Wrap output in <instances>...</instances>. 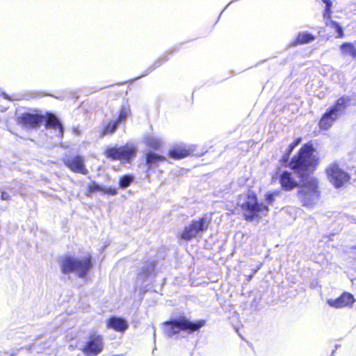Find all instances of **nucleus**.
Masks as SVG:
<instances>
[{
	"label": "nucleus",
	"instance_id": "obj_36",
	"mask_svg": "<svg viewBox=\"0 0 356 356\" xmlns=\"http://www.w3.org/2000/svg\"><path fill=\"white\" fill-rule=\"evenodd\" d=\"M252 275L249 276V280L252 278Z\"/></svg>",
	"mask_w": 356,
	"mask_h": 356
},
{
	"label": "nucleus",
	"instance_id": "obj_34",
	"mask_svg": "<svg viewBox=\"0 0 356 356\" xmlns=\"http://www.w3.org/2000/svg\"><path fill=\"white\" fill-rule=\"evenodd\" d=\"M327 302L330 306H331V307L334 306V300H332V299H328Z\"/></svg>",
	"mask_w": 356,
	"mask_h": 356
},
{
	"label": "nucleus",
	"instance_id": "obj_22",
	"mask_svg": "<svg viewBox=\"0 0 356 356\" xmlns=\"http://www.w3.org/2000/svg\"><path fill=\"white\" fill-rule=\"evenodd\" d=\"M145 143L148 147L155 149H159L162 145L159 138L150 135L145 138Z\"/></svg>",
	"mask_w": 356,
	"mask_h": 356
},
{
	"label": "nucleus",
	"instance_id": "obj_6",
	"mask_svg": "<svg viewBox=\"0 0 356 356\" xmlns=\"http://www.w3.org/2000/svg\"><path fill=\"white\" fill-rule=\"evenodd\" d=\"M298 157V154L293 159L290 163L293 172L284 171L280 177V184L286 191L293 190L300 183L299 175L295 172V169L293 168V164Z\"/></svg>",
	"mask_w": 356,
	"mask_h": 356
},
{
	"label": "nucleus",
	"instance_id": "obj_4",
	"mask_svg": "<svg viewBox=\"0 0 356 356\" xmlns=\"http://www.w3.org/2000/svg\"><path fill=\"white\" fill-rule=\"evenodd\" d=\"M137 147L133 143H127L122 147H113L108 148L105 154L107 158L112 160H119L123 163H130L135 158L137 153Z\"/></svg>",
	"mask_w": 356,
	"mask_h": 356
},
{
	"label": "nucleus",
	"instance_id": "obj_21",
	"mask_svg": "<svg viewBox=\"0 0 356 356\" xmlns=\"http://www.w3.org/2000/svg\"><path fill=\"white\" fill-rule=\"evenodd\" d=\"M350 97H341L335 102V116L337 113H342L349 106Z\"/></svg>",
	"mask_w": 356,
	"mask_h": 356
},
{
	"label": "nucleus",
	"instance_id": "obj_19",
	"mask_svg": "<svg viewBox=\"0 0 356 356\" xmlns=\"http://www.w3.org/2000/svg\"><path fill=\"white\" fill-rule=\"evenodd\" d=\"M190 151L185 146H177L169 151V156L175 159H181L189 155Z\"/></svg>",
	"mask_w": 356,
	"mask_h": 356
},
{
	"label": "nucleus",
	"instance_id": "obj_23",
	"mask_svg": "<svg viewBox=\"0 0 356 356\" xmlns=\"http://www.w3.org/2000/svg\"><path fill=\"white\" fill-rule=\"evenodd\" d=\"M180 237L181 239L185 241H190L193 238L196 237L195 231L193 229V227L191 225V223L186 226L183 232L181 233Z\"/></svg>",
	"mask_w": 356,
	"mask_h": 356
},
{
	"label": "nucleus",
	"instance_id": "obj_2",
	"mask_svg": "<svg viewBox=\"0 0 356 356\" xmlns=\"http://www.w3.org/2000/svg\"><path fill=\"white\" fill-rule=\"evenodd\" d=\"M92 267L90 257L77 258L65 257L61 261L62 272L65 274L75 273L79 277H84Z\"/></svg>",
	"mask_w": 356,
	"mask_h": 356
},
{
	"label": "nucleus",
	"instance_id": "obj_1",
	"mask_svg": "<svg viewBox=\"0 0 356 356\" xmlns=\"http://www.w3.org/2000/svg\"><path fill=\"white\" fill-rule=\"evenodd\" d=\"M314 149L310 144L305 145L298 152V157L295 160L293 168L299 175L301 186L297 197L303 207L312 208L320 200V191L317 180L310 176L317 164V159L314 155Z\"/></svg>",
	"mask_w": 356,
	"mask_h": 356
},
{
	"label": "nucleus",
	"instance_id": "obj_28",
	"mask_svg": "<svg viewBox=\"0 0 356 356\" xmlns=\"http://www.w3.org/2000/svg\"><path fill=\"white\" fill-rule=\"evenodd\" d=\"M129 114V110L126 108H122L120 111L118 120H116L115 121L118 122V123L120 124L121 122L124 121L127 118Z\"/></svg>",
	"mask_w": 356,
	"mask_h": 356
},
{
	"label": "nucleus",
	"instance_id": "obj_25",
	"mask_svg": "<svg viewBox=\"0 0 356 356\" xmlns=\"http://www.w3.org/2000/svg\"><path fill=\"white\" fill-rule=\"evenodd\" d=\"M314 40V37L308 33L303 32L298 35L297 37V43L305 44L312 42Z\"/></svg>",
	"mask_w": 356,
	"mask_h": 356
},
{
	"label": "nucleus",
	"instance_id": "obj_3",
	"mask_svg": "<svg viewBox=\"0 0 356 356\" xmlns=\"http://www.w3.org/2000/svg\"><path fill=\"white\" fill-rule=\"evenodd\" d=\"M241 207L245 219L248 221L258 222L262 217L266 216L268 211L267 206L258 203L256 196L250 194L246 196Z\"/></svg>",
	"mask_w": 356,
	"mask_h": 356
},
{
	"label": "nucleus",
	"instance_id": "obj_32",
	"mask_svg": "<svg viewBox=\"0 0 356 356\" xmlns=\"http://www.w3.org/2000/svg\"><path fill=\"white\" fill-rule=\"evenodd\" d=\"M273 193L267 194L266 197V200L268 204H271L273 201Z\"/></svg>",
	"mask_w": 356,
	"mask_h": 356
},
{
	"label": "nucleus",
	"instance_id": "obj_24",
	"mask_svg": "<svg viewBox=\"0 0 356 356\" xmlns=\"http://www.w3.org/2000/svg\"><path fill=\"white\" fill-rule=\"evenodd\" d=\"M154 264L152 261L147 262L143 267L142 271L138 274V279L147 277L154 270Z\"/></svg>",
	"mask_w": 356,
	"mask_h": 356
},
{
	"label": "nucleus",
	"instance_id": "obj_33",
	"mask_svg": "<svg viewBox=\"0 0 356 356\" xmlns=\"http://www.w3.org/2000/svg\"><path fill=\"white\" fill-rule=\"evenodd\" d=\"M1 198L3 200H8L10 199V195L8 193L3 192L1 194Z\"/></svg>",
	"mask_w": 356,
	"mask_h": 356
},
{
	"label": "nucleus",
	"instance_id": "obj_9",
	"mask_svg": "<svg viewBox=\"0 0 356 356\" xmlns=\"http://www.w3.org/2000/svg\"><path fill=\"white\" fill-rule=\"evenodd\" d=\"M42 119L41 115L24 113L17 118V122L26 128H35L42 122Z\"/></svg>",
	"mask_w": 356,
	"mask_h": 356
},
{
	"label": "nucleus",
	"instance_id": "obj_12",
	"mask_svg": "<svg viewBox=\"0 0 356 356\" xmlns=\"http://www.w3.org/2000/svg\"><path fill=\"white\" fill-rule=\"evenodd\" d=\"M166 161V158L154 152H148L146 154V164L148 169L155 168L159 166V163Z\"/></svg>",
	"mask_w": 356,
	"mask_h": 356
},
{
	"label": "nucleus",
	"instance_id": "obj_20",
	"mask_svg": "<svg viewBox=\"0 0 356 356\" xmlns=\"http://www.w3.org/2000/svg\"><path fill=\"white\" fill-rule=\"evenodd\" d=\"M340 50L344 56H350L353 58H356V47L350 42H343L340 46Z\"/></svg>",
	"mask_w": 356,
	"mask_h": 356
},
{
	"label": "nucleus",
	"instance_id": "obj_27",
	"mask_svg": "<svg viewBox=\"0 0 356 356\" xmlns=\"http://www.w3.org/2000/svg\"><path fill=\"white\" fill-rule=\"evenodd\" d=\"M133 181V177L130 175H124L120 178L119 184L120 186L122 188H125L128 187L131 181Z\"/></svg>",
	"mask_w": 356,
	"mask_h": 356
},
{
	"label": "nucleus",
	"instance_id": "obj_14",
	"mask_svg": "<svg viewBox=\"0 0 356 356\" xmlns=\"http://www.w3.org/2000/svg\"><path fill=\"white\" fill-rule=\"evenodd\" d=\"M46 127L54 129L58 131V136L62 137L63 134V126L58 119L53 114H49L47 119Z\"/></svg>",
	"mask_w": 356,
	"mask_h": 356
},
{
	"label": "nucleus",
	"instance_id": "obj_7",
	"mask_svg": "<svg viewBox=\"0 0 356 356\" xmlns=\"http://www.w3.org/2000/svg\"><path fill=\"white\" fill-rule=\"evenodd\" d=\"M103 337L96 333L91 334L82 350L86 356H96L103 349Z\"/></svg>",
	"mask_w": 356,
	"mask_h": 356
},
{
	"label": "nucleus",
	"instance_id": "obj_13",
	"mask_svg": "<svg viewBox=\"0 0 356 356\" xmlns=\"http://www.w3.org/2000/svg\"><path fill=\"white\" fill-rule=\"evenodd\" d=\"M355 302L353 296L350 293H343L339 298L335 299V307H351Z\"/></svg>",
	"mask_w": 356,
	"mask_h": 356
},
{
	"label": "nucleus",
	"instance_id": "obj_30",
	"mask_svg": "<svg viewBox=\"0 0 356 356\" xmlns=\"http://www.w3.org/2000/svg\"><path fill=\"white\" fill-rule=\"evenodd\" d=\"M335 31L337 35H335L336 38H342L343 37V29L335 22Z\"/></svg>",
	"mask_w": 356,
	"mask_h": 356
},
{
	"label": "nucleus",
	"instance_id": "obj_35",
	"mask_svg": "<svg viewBox=\"0 0 356 356\" xmlns=\"http://www.w3.org/2000/svg\"><path fill=\"white\" fill-rule=\"evenodd\" d=\"M261 265H262L261 264H259L256 269H253L254 274L256 273L259 269H260Z\"/></svg>",
	"mask_w": 356,
	"mask_h": 356
},
{
	"label": "nucleus",
	"instance_id": "obj_8",
	"mask_svg": "<svg viewBox=\"0 0 356 356\" xmlns=\"http://www.w3.org/2000/svg\"><path fill=\"white\" fill-rule=\"evenodd\" d=\"M64 163L65 165L74 172L81 173L83 175H86L88 173V170L85 167L83 159L79 156L66 159H65Z\"/></svg>",
	"mask_w": 356,
	"mask_h": 356
},
{
	"label": "nucleus",
	"instance_id": "obj_18",
	"mask_svg": "<svg viewBox=\"0 0 356 356\" xmlns=\"http://www.w3.org/2000/svg\"><path fill=\"white\" fill-rule=\"evenodd\" d=\"M325 3V7L323 12V20L327 26L332 29L334 27V21L332 19V10L331 8L332 6V2L331 0H323Z\"/></svg>",
	"mask_w": 356,
	"mask_h": 356
},
{
	"label": "nucleus",
	"instance_id": "obj_5",
	"mask_svg": "<svg viewBox=\"0 0 356 356\" xmlns=\"http://www.w3.org/2000/svg\"><path fill=\"white\" fill-rule=\"evenodd\" d=\"M165 332L168 337L178 333L180 330H189L193 332L199 330L204 325V321L193 323L186 318H181L178 320L165 323Z\"/></svg>",
	"mask_w": 356,
	"mask_h": 356
},
{
	"label": "nucleus",
	"instance_id": "obj_17",
	"mask_svg": "<svg viewBox=\"0 0 356 356\" xmlns=\"http://www.w3.org/2000/svg\"><path fill=\"white\" fill-rule=\"evenodd\" d=\"M334 107H330L328 112L325 113L320 120V128L323 130H327L332 127L334 119Z\"/></svg>",
	"mask_w": 356,
	"mask_h": 356
},
{
	"label": "nucleus",
	"instance_id": "obj_31",
	"mask_svg": "<svg viewBox=\"0 0 356 356\" xmlns=\"http://www.w3.org/2000/svg\"><path fill=\"white\" fill-rule=\"evenodd\" d=\"M300 140H301V139H300V138H298L295 142H293V143H291V144L289 145V152H291V151L294 149V147H295L296 146H297V145L300 143Z\"/></svg>",
	"mask_w": 356,
	"mask_h": 356
},
{
	"label": "nucleus",
	"instance_id": "obj_16",
	"mask_svg": "<svg viewBox=\"0 0 356 356\" xmlns=\"http://www.w3.org/2000/svg\"><path fill=\"white\" fill-rule=\"evenodd\" d=\"M350 177L346 172L335 168V188L343 187L349 183Z\"/></svg>",
	"mask_w": 356,
	"mask_h": 356
},
{
	"label": "nucleus",
	"instance_id": "obj_26",
	"mask_svg": "<svg viewBox=\"0 0 356 356\" xmlns=\"http://www.w3.org/2000/svg\"><path fill=\"white\" fill-rule=\"evenodd\" d=\"M119 125L118 122L115 120L111 121L109 124L104 128V132L102 134V136L114 133Z\"/></svg>",
	"mask_w": 356,
	"mask_h": 356
},
{
	"label": "nucleus",
	"instance_id": "obj_29",
	"mask_svg": "<svg viewBox=\"0 0 356 356\" xmlns=\"http://www.w3.org/2000/svg\"><path fill=\"white\" fill-rule=\"evenodd\" d=\"M326 173L327 175V177L330 182L334 181V166L330 165L327 169H326Z\"/></svg>",
	"mask_w": 356,
	"mask_h": 356
},
{
	"label": "nucleus",
	"instance_id": "obj_10",
	"mask_svg": "<svg viewBox=\"0 0 356 356\" xmlns=\"http://www.w3.org/2000/svg\"><path fill=\"white\" fill-rule=\"evenodd\" d=\"M106 327L116 332H124L128 329L129 323L122 318L113 316L107 320Z\"/></svg>",
	"mask_w": 356,
	"mask_h": 356
},
{
	"label": "nucleus",
	"instance_id": "obj_15",
	"mask_svg": "<svg viewBox=\"0 0 356 356\" xmlns=\"http://www.w3.org/2000/svg\"><path fill=\"white\" fill-rule=\"evenodd\" d=\"M209 225V220L207 217H202L197 220H193L191 222V225L193 227L195 231L196 236L201 232H204Z\"/></svg>",
	"mask_w": 356,
	"mask_h": 356
},
{
	"label": "nucleus",
	"instance_id": "obj_11",
	"mask_svg": "<svg viewBox=\"0 0 356 356\" xmlns=\"http://www.w3.org/2000/svg\"><path fill=\"white\" fill-rule=\"evenodd\" d=\"M97 191L102 192L104 194H109L111 195H115L118 193V191L115 188L102 186L97 184L96 182L92 181L88 185L86 195L88 196H90L92 193Z\"/></svg>",
	"mask_w": 356,
	"mask_h": 356
}]
</instances>
